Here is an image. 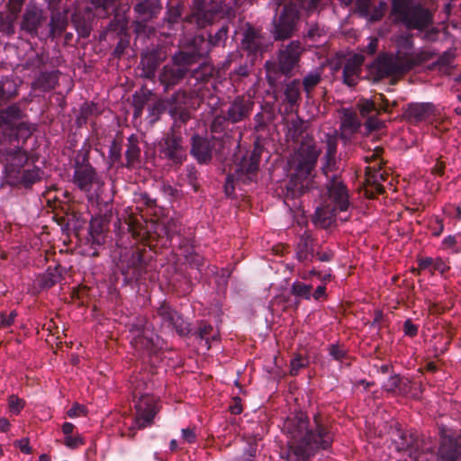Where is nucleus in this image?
Returning <instances> with one entry per match:
<instances>
[{"instance_id": "18", "label": "nucleus", "mask_w": 461, "mask_h": 461, "mask_svg": "<svg viewBox=\"0 0 461 461\" xmlns=\"http://www.w3.org/2000/svg\"><path fill=\"white\" fill-rule=\"evenodd\" d=\"M157 315L161 319L162 325L175 330L179 336L185 337L192 333L190 323L185 321L169 303L163 302L157 309Z\"/></svg>"}, {"instance_id": "39", "label": "nucleus", "mask_w": 461, "mask_h": 461, "mask_svg": "<svg viewBox=\"0 0 461 461\" xmlns=\"http://www.w3.org/2000/svg\"><path fill=\"white\" fill-rule=\"evenodd\" d=\"M337 210L338 208H336V206L333 208L330 206L317 208L312 218V222L319 228L328 229L335 221Z\"/></svg>"}, {"instance_id": "46", "label": "nucleus", "mask_w": 461, "mask_h": 461, "mask_svg": "<svg viewBox=\"0 0 461 461\" xmlns=\"http://www.w3.org/2000/svg\"><path fill=\"white\" fill-rule=\"evenodd\" d=\"M72 23L80 37H89L92 31V22L89 18H86L81 14H75L72 18Z\"/></svg>"}, {"instance_id": "5", "label": "nucleus", "mask_w": 461, "mask_h": 461, "mask_svg": "<svg viewBox=\"0 0 461 461\" xmlns=\"http://www.w3.org/2000/svg\"><path fill=\"white\" fill-rule=\"evenodd\" d=\"M320 154L321 149L313 140L301 142L294 159V173L287 185L288 192L294 197L300 196L310 189Z\"/></svg>"}, {"instance_id": "14", "label": "nucleus", "mask_w": 461, "mask_h": 461, "mask_svg": "<svg viewBox=\"0 0 461 461\" xmlns=\"http://www.w3.org/2000/svg\"><path fill=\"white\" fill-rule=\"evenodd\" d=\"M179 128L172 125L170 131L159 140L158 146L160 158L167 159L175 165L182 164L185 158L183 137Z\"/></svg>"}, {"instance_id": "48", "label": "nucleus", "mask_w": 461, "mask_h": 461, "mask_svg": "<svg viewBox=\"0 0 461 461\" xmlns=\"http://www.w3.org/2000/svg\"><path fill=\"white\" fill-rule=\"evenodd\" d=\"M323 35L324 29L317 23H307L305 30L303 32V39L305 41H317Z\"/></svg>"}, {"instance_id": "9", "label": "nucleus", "mask_w": 461, "mask_h": 461, "mask_svg": "<svg viewBox=\"0 0 461 461\" xmlns=\"http://www.w3.org/2000/svg\"><path fill=\"white\" fill-rule=\"evenodd\" d=\"M259 161V155L252 152L249 158H243L240 163L235 166L234 172L226 176L224 193L227 197L233 195L236 182L249 184L256 180Z\"/></svg>"}, {"instance_id": "45", "label": "nucleus", "mask_w": 461, "mask_h": 461, "mask_svg": "<svg viewBox=\"0 0 461 461\" xmlns=\"http://www.w3.org/2000/svg\"><path fill=\"white\" fill-rule=\"evenodd\" d=\"M181 15L182 13L180 6L176 5L167 8L164 17V22L167 23L168 30L177 31L178 27H182Z\"/></svg>"}, {"instance_id": "47", "label": "nucleus", "mask_w": 461, "mask_h": 461, "mask_svg": "<svg viewBox=\"0 0 461 461\" xmlns=\"http://www.w3.org/2000/svg\"><path fill=\"white\" fill-rule=\"evenodd\" d=\"M122 140L114 139L109 148L108 157L112 165L123 167L124 161L122 157Z\"/></svg>"}, {"instance_id": "19", "label": "nucleus", "mask_w": 461, "mask_h": 461, "mask_svg": "<svg viewBox=\"0 0 461 461\" xmlns=\"http://www.w3.org/2000/svg\"><path fill=\"white\" fill-rule=\"evenodd\" d=\"M210 43L203 35H196L183 44L182 49L176 51L183 55L190 66L197 64L202 59L207 57L211 51Z\"/></svg>"}, {"instance_id": "26", "label": "nucleus", "mask_w": 461, "mask_h": 461, "mask_svg": "<svg viewBox=\"0 0 461 461\" xmlns=\"http://www.w3.org/2000/svg\"><path fill=\"white\" fill-rule=\"evenodd\" d=\"M253 107L254 102L249 97L237 96L225 113L231 123H238L249 117Z\"/></svg>"}, {"instance_id": "36", "label": "nucleus", "mask_w": 461, "mask_h": 461, "mask_svg": "<svg viewBox=\"0 0 461 461\" xmlns=\"http://www.w3.org/2000/svg\"><path fill=\"white\" fill-rule=\"evenodd\" d=\"M411 381L400 375H391L382 385V389L393 395H407L411 391Z\"/></svg>"}, {"instance_id": "32", "label": "nucleus", "mask_w": 461, "mask_h": 461, "mask_svg": "<svg viewBox=\"0 0 461 461\" xmlns=\"http://www.w3.org/2000/svg\"><path fill=\"white\" fill-rule=\"evenodd\" d=\"M162 9L160 0H139L133 7L137 18L142 22H148L156 18Z\"/></svg>"}, {"instance_id": "20", "label": "nucleus", "mask_w": 461, "mask_h": 461, "mask_svg": "<svg viewBox=\"0 0 461 461\" xmlns=\"http://www.w3.org/2000/svg\"><path fill=\"white\" fill-rule=\"evenodd\" d=\"M398 76L393 64L392 54L382 52L367 66V78L374 83L384 78Z\"/></svg>"}, {"instance_id": "64", "label": "nucleus", "mask_w": 461, "mask_h": 461, "mask_svg": "<svg viewBox=\"0 0 461 461\" xmlns=\"http://www.w3.org/2000/svg\"><path fill=\"white\" fill-rule=\"evenodd\" d=\"M457 240L454 235H448L442 240V247L444 249H451L452 253H459L460 249L456 248Z\"/></svg>"}, {"instance_id": "50", "label": "nucleus", "mask_w": 461, "mask_h": 461, "mask_svg": "<svg viewBox=\"0 0 461 461\" xmlns=\"http://www.w3.org/2000/svg\"><path fill=\"white\" fill-rule=\"evenodd\" d=\"M90 150L91 145L87 140H86L82 147L76 153L74 167H86V165H91L89 162Z\"/></svg>"}, {"instance_id": "17", "label": "nucleus", "mask_w": 461, "mask_h": 461, "mask_svg": "<svg viewBox=\"0 0 461 461\" xmlns=\"http://www.w3.org/2000/svg\"><path fill=\"white\" fill-rule=\"evenodd\" d=\"M133 397H139L135 403L136 417L135 425L138 429L149 427L158 411L157 399L149 393H140L137 389L133 392Z\"/></svg>"}, {"instance_id": "12", "label": "nucleus", "mask_w": 461, "mask_h": 461, "mask_svg": "<svg viewBox=\"0 0 461 461\" xmlns=\"http://www.w3.org/2000/svg\"><path fill=\"white\" fill-rule=\"evenodd\" d=\"M222 2L195 0L191 13L185 18V22L195 24L197 28L211 25L215 20L225 15Z\"/></svg>"}, {"instance_id": "44", "label": "nucleus", "mask_w": 461, "mask_h": 461, "mask_svg": "<svg viewBox=\"0 0 461 461\" xmlns=\"http://www.w3.org/2000/svg\"><path fill=\"white\" fill-rule=\"evenodd\" d=\"M284 95L285 101L291 105L294 106L299 104L301 99V82L298 79H294L287 83L284 88Z\"/></svg>"}, {"instance_id": "15", "label": "nucleus", "mask_w": 461, "mask_h": 461, "mask_svg": "<svg viewBox=\"0 0 461 461\" xmlns=\"http://www.w3.org/2000/svg\"><path fill=\"white\" fill-rule=\"evenodd\" d=\"M304 47L299 40H294L282 44L277 51V71L285 77H292L295 68L299 67Z\"/></svg>"}, {"instance_id": "51", "label": "nucleus", "mask_w": 461, "mask_h": 461, "mask_svg": "<svg viewBox=\"0 0 461 461\" xmlns=\"http://www.w3.org/2000/svg\"><path fill=\"white\" fill-rule=\"evenodd\" d=\"M230 121L227 118L226 113L216 115L211 123V131L212 133H220L226 135V131L229 129Z\"/></svg>"}, {"instance_id": "2", "label": "nucleus", "mask_w": 461, "mask_h": 461, "mask_svg": "<svg viewBox=\"0 0 461 461\" xmlns=\"http://www.w3.org/2000/svg\"><path fill=\"white\" fill-rule=\"evenodd\" d=\"M282 429L289 438L288 461H312L319 450H330L334 441L331 426L319 412L313 415L312 421L302 412L288 417Z\"/></svg>"}, {"instance_id": "28", "label": "nucleus", "mask_w": 461, "mask_h": 461, "mask_svg": "<svg viewBox=\"0 0 461 461\" xmlns=\"http://www.w3.org/2000/svg\"><path fill=\"white\" fill-rule=\"evenodd\" d=\"M365 58L361 54H355L347 60L342 70V82L348 86H355L359 80L361 67Z\"/></svg>"}, {"instance_id": "38", "label": "nucleus", "mask_w": 461, "mask_h": 461, "mask_svg": "<svg viewBox=\"0 0 461 461\" xmlns=\"http://www.w3.org/2000/svg\"><path fill=\"white\" fill-rule=\"evenodd\" d=\"M195 339L204 341L206 349H210L212 343L218 341L220 339V333L212 324L206 321H200L196 330L192 333Z\"/></svg>"}, {"instance_id": "62", "label": "nucleus", "mask_w": 461, "mask_h": 461, "mask_svg": "<svg viewBox=\"0 0 461 461\" xmlns=\"http://www.w3.org/2000/svg\"><path fill=\"white\" fill-rule=\"evenodd\" d=\"M107 32H116L117 35L122 36L125 34V24L118 19H113L109 23L106 27Z\"/></svg>"}, {"instance_id": "56", "label": "nucleus", "mask_w": 461, "mask_h": 461, "mask_svg": "<svg viewBox=\"0 0 461 461\" xmlns=\"http://www.w3.org/2000/svg\"><path fill=\"white\" fill-rule=\"evenodd\" d=\"M148 101H149V97L146 94H140V95L135 94L133 95V101H132V104H133V108H134L133 116L135 118L140 117L142 114L143 109H144L145 105L147 104Z\"/></svg>"}, {"instance_id": "4", "label": "nucleus", "mask_w": 461, "mask_h": 461, "mask_svg": "<svg viewBox=\"0 0 461 461\" xmlns=\"http://www.w3.org/2000/svg\"><path fill=\"white\" fill-rule=\"evenodd\" d=\"M393 442L398 452H407L416 461H461V438L445 436L438 454H431L432 460L426 457L420 448L421 443L412 433L398 429Z\"/></svg>"}, {"instance_id": "11", "label": "nucleus", "mask_w": 461, "mask_h": 461, "mask_svg": "<svg viewBox=\"0 0 461 461\" xmlns=\"http://www.w3.org/2000/svg\"><path fill=\"white\" fill-rule=\"evenodd\" d=\"M183 55L176 52L171 56L170 61L163 66L158 74V82L165 92L172 90L188 77L190 65Z\"/></svg>"}, {"instance_id": "31", "label": "nucleus", "mask_w": 461, "mask_h": 461, "mask_svg": "<svg viewBox=\"0 0 461 461\" xmlns=\"http://www.w3.org/2000/svg\"><path fill=\"white\" fill-rule=\"evenodd\" d=\"M242 47L252 55H257L258 53L262 52L264 42L260 31L252 25L248 24L243 32Z\"/></svg>"}, {"instance_id": "16", "label": "nucleus", "mask_w": 461, "mask_h": 461, "mask_svg": "<svg viewBox=\"0 0 461 461\" xmlns=\"http://www.w3.org/2000/svg\"><path fill=\"white\" fill-rule=\"evenodd\" d=\"M190 143V154L202 165H207L212 161L217 144L219 145V151L223 149V139L217 137L208 138L207 136L194 134L191 137Z\"/></svg>"}, {"instance_id": "3", "label": "nucleus", "mask_w": 461, "mask_h": 461, "mask_svg": "<svg viewBox=\"0 0 461 461\" xmlns=\"http://www.w3.org/2000/svg\"><path fill=\"white\" fill-rule=\"evenodd\" d=\"M276 7L269 32L275 41L293 38L299 31L300 10L313 12L321 0H274Z\"/></svg>"}, {"instance_id": "7", "label": "nucleus", "mask_w": 461, "mask_h": 461, "mask_svg": "<svg viewBox=\"0 0 461 461\" xmlns=\"http://www.w3.org/2000/svg\"><path fill=\"white\" fill-rule=\"evenodd\" d=\"M118 267L125 284L129 285L145 281L153 268V264L151 258L146 256L145 249L131 248L121 255Z\"/></svg>"}, {"instance_id": "41", "label": "nucleus", "mask_w": 461, "mask_h": 461, "mask_svg": "<svg viewBox=\"0 0 461 461\" xmlns=\"http://www.w3.org/2000/svg\"><path fill=\"white\" fill-rule=\"evenodd\" d=\"M61 266L49 267L46 271L38 278L41 288L50 289L61 280Z\"/></svg>"}, {"instance_id": "37", "label": "nucleus", "mask_w": 461, "mask_h": 461, "mask_svg": "<svg viewBox=\"0 0 461 461\" xmlns=\"http://www.w3.org/2000/svg\"><path fill=\"white\" fill-rule=\"evenodd\" d=\"M60 72L59 70L42 71L32 83V87L41 92H49L59 85Z\"/></svg>"}, {"instance_id": "49", "label": "nucleus", "mask_w": 461, "mask_h": 461, "mask_svg": "<svg viewBox=\"0 0 461 461\" xmlns=\"http://www.w3.org/2000/svg\"><path fill=\"white\" fill-rule=\"evenodd\" d=\"M229 26L222 25L214 34L210 33L207 41L210 43L211 50L213 47H223L228 38Z\"/></svg>"}, {"instance_id": "33", "label": "nucleus", "mask_w": 461, "mask_h": 461, "mask_svg": "<svg viewBox=\"0 0 461 461\" xmlns=\"http://www.w3.org/2000/svg\"><path fill=\"white\" fill-rule=\"evenodd\" d=\"M392 59L398 76L408 73L421 62V59L413 53L401 50L394 55L392 54Z\"/></svg>"}, {"instance_id": "1", "label": "nucleus", "mask_w": 461, "mask_h": 461, "mask_svg": "<svg viewBox=\"0 0 461 461\" xmlns=\"http://www.w3.org/2000/svg\"><path fill=\"white\" fill-rule=\"evenodd\" d=\"M24 117L20 103L0 109V163L10 185L31 190L43 179L44 171L36 165H29L30 155L24 145L34 129Z\"/></svg>"}, {"instance_id": "22", "label": "nucleus", "mask_w": 461, "mask_h": 461, "mask_svg": "<svg viewBox=\"0 0 461 461\" xmlns=\"http://www.w3.org/2000/svg\"><path fill=\"white\" fill-rule=\"evenodd\" d=\"M327 188L330 198L339 212H347L350 206L347 186L339 176L334 174L328 179Z\"/></svg>"}, {"instance_id": "60", "label": "nucleus", "mask_w": 461, "mask_h": 461, "mask_svg": "<svg viewBox=\"0 0 461 461\" xmlns=\"http://www.w3.org/2000/svg\"><path fill=\"white\" fill-rule=\"evenodd\" d=\"M8 405L10 411L15 415H18L25 406L24 400L18 396L12 394L8 399Z\"/></svg>"}, {"instance_id": "35", "label": "nucleus", "mask_w": 461, "mask_h": 461, "mask_svg": "<svg viewBox=\"0 0 461 461\" xmlns=\"http://www.w3.org/2000/svg\"><path fill=\"white\" fill-rule=\"evenodd\" d=\"M337 148V140L330 137L326 142V152L323 157V163L321 166V171L328 179L330 178L329 173L339 170L338 160L336 158Z\"/></svg>"}, {"instance_id": "34", "label": "nucleus", "mask_w": 461, "mask_h": 461, "mask_svg": "<svg viewBox=\"0 0 461 461\" xmlns=\"http://www.w3.org/2000/svg\"><path fill=\"white\" fill-rule=\"evenodd\" d=\"M126 147L123 167L132 169L139 167L141 163V149L138 136L131 134L127 139Z\"/></svg>"}, {"instance_id": "55", "label": "nucleus", "mask_w": 461, "mask_h": 461, "mask_svg": "<svg viewBox=\"0 0 461 461\" xmlns=\"http://www.w3.org/2000/svg\"><path fill=\"white\" fill-rule=\"evenodd\" d=\"M199 172L194 166H187L185 168V181L193 188L194 192L199 190L197 182Z\"/></svg>"}, {"instance_id": "54", "label": "nucleus", "mask_w": 461, "mask_h": 461, "mask_svg": "<svg viewBox=\"0 0 461 461\" xmlns=\"http://www.w3.org/2000/svg\"><path fill=\"white\" fill-rule=\"evenodd\" d=\"M366 118L365 127L368 133L373 131H380L384 127V122L377 118L378 115H375V113H369V115H361Z\"/></svg>"}, {"instance_id": "21", "label": "nucleus", "mask_w": 461, "mask_h": 461, "mask_svg": "<svg viewBox=\"0 0 461 461\" xmlns=\"http://www.w3.org/2000/svg\"><path fill=\"white\" fill-rule=\"evenodd\" d=\"M50 10V21L47 22L46 27L42 30L43 40H55L60 37L68 26V15L67 10H59V8H52Z\"/></svg>"}, {"instance_id": "10", "label": "nucleus", "mask_w": 461, "mask_h": 461, "mask_svg": "<svg viewBox=\"0 0 461 461\" xmlns=\"http://www.w3.org/2000/svg\"><path fill=\"white\" fill-rule=\"evenodd\" d=\"M130 331L133 334L131 343L137 350L143 351L150 357L158 354L162 350L164 340L147 327V321L144 318L132 323Z\"/></svg>"}, {"instance_id": "29", "label": "nucleus", "mask_w": 461, "mask_h": 461, "mask_svg": "<svg viewBox=\"0 0 461 461\" xmlns=\"http://www.w3.org/2000/svg\"><path fill=\"white\" fill-rule=\"evenodd\" d=\"M21 81L14 76L0 77V107L12 103L19 95Z\"/></svg>"}, {"instance_id": "42", "label": "nucleus", "mask_w": 461, "mask_h": 461, "mask_svg": "<svg viewBox=\"0 0 461 461\" xmlns=\"http://www.w3.org/2000/svg\"><path fill=\"white\" fill-rule=\"evenodd\" d=\"M214 68L208 62H202L196 68L190 66L188 77L194 79L197 83H205L213 76Z\"/></svg>"}, {"instance_id": "40", "label": "nucleus", "mask_w": 461, "mask_h": 461, "mask_svg": "<svg viewBox=\"0 0 461 461\" xmlns=\"http://www.w3.org/2000/svg\"><path fill=\"white\" fill-rule=\"evenodd\" d=\"M89 241L93 246H101L105 241L104 225L101 217H92L89 223Z\"/></svg>"}, {"instance_id": "52", "label": "nucleus", "mask_w": 461, "mask_h": 461, "mask_svg": "<svg viewBox=\"0 0 461 461\" xmlns=\"http://www.w3.org/2000/svg\"><path fill=\"white\" fill-rule=\"evenodd\" d=\"M312 285H306L299 281L294 282L291 286V294L293 295L305 300L312 298Z\"/></svg>"}, {"instance_id": "61", "label": "nucleus", "mask_w": 461, "mask_h": 461, "mask_svg": "<svg viewBox=\"0 0 461 461\" xmlns=\"http://www.w3.org/2000/svg\"><path fill=\"white\" fill-rule=\"evenodd\" d=\"M288 131L292 139H298L303 132V123L301 120H292L288 122Z\"/></svg>"}, {"instance_id": "6", "label": "nucleus", "mask_w": 461, "mask_h": 461, "mask_svg": "<svg viewBox=\"0 0 461 461\" xmlns=\"http://www.w3.org/2000/svg\"><path fill=\"white\" fill-rule=\"evenodd\" d=\"M390 16L395 25L423 32L434 23V14L420 0H392Z\"/></svg>"}, {"instance_id": "25", "label": "nucleus", "mask_w": 461, "mask_h": 461, "mask_svg": "<svg viewBox=\"0 0 461 461\" xmlns=\"http://www.w3.org/2000/svg\"><path fill=\"white\" fill-rule=\"evenodd\" d=\"M166 52L158 49H153L150 51L141 54V76L147 79L154 80L158 68L166 59Z\"/></svg>"}, {"instance_id": "59", "label": "nucleus", "mask_w": 461, "mask_h": 461, "mask_svg": "<svg viewBox=\"0 0 461 461\" xmlns=\"http://www.w3.org/2000/svg\"><path fill=\"white\" fill-rule=\"evenodd\" d=\"M308 360L301 356H297L291 360L290 363V375L296 376L300 370L306 367Z\"/></svg>"}, {"instance_id": "57", "label": "nucleus", "mask_w": 461, "mask_h": 461, "mask_svg": "<svg viewBox=\"0 0 461 461\" xmlns=\"http://www.w3.org/2000/svg\"><path fill=\"white\" fill-rule=\"evenodd\" d=\"M329 355L336 361L342 362L348 357V352L344 347L339 344H330L328 348Z\"/></svg>"}, {"instance_id": "53", "label": "nucleus", "mask_w": 461, "mask_h": 461, "mask_svg": "<svg viewBox=\"0 0 461 461\" xmlns=\"http://www.w3.org/2000/svg\"><path fill=\"white\" fill-rule=\"evenodd\" d=\"M321 77L319 72H311L307 74L301 83V86H303V90L307 95L314 89V87L321 82Z\"/></svg>"}, {"instance_id": "58", "label": "nucleus", "mask_w": 461, "mask_h": 461, "mask_svg": "<svg viewBox=\"0 0 461 461\" xmlns=\"http://www.w3.org/2000/svg\"><path fill=\"white\" fill-rule=\"evenodd\" d=\"M455 54L452 50L444 51L438 59L433 63L434 67L438 68H446L449 67L454 61Z\"/></svg>"}, {"instance_id": "13", "label": "nucleus", "mask_w": 461, "mask_h": 461, "mask_svg": "<svg viewBox=\"0 0 461 461\" xmlns=\"http://www.w3.org/2000/svg\"><path fill=\"white\" fill-rule=\"evenodd\" d=\"M48 14L33 2L26 5L20 22V30L32 38L43 40L42 30L48 22Z\"/></svg>"}, {"instance_id": "27", "label": "nucleus", "mask_w": 461, "mask_h": 461, "mask_svg": "<svg viewBox=\"0 0 461 461\" xmlns=\"http://www.w3.org/2000/svg\"><path fill=\"white\" fill-rule=\"evenodd\" d=\"M434 112L435 106L432 103H411L405 108L403 116L406 121L418 124L429 119Z\"/></svg>"}, {"instance_id": "43", "label": "nucleus", "mask_w": 461, "mask_h": 461, "mask_svg": "<svg viewBox=\"0 0 461 461\" xmlns=\"http://www.w3.org/2000/svg\"><path fill=\"white\" fill-rule=\"evenodd\" d=\"M361 126L358 119L353 114H347L341 122V133L339 138L342 140H348L349 137L357 132Z\"/></svg>"}, {"instance_id": "8", "label": "nucleus", "mask_w": 461, "mask_h": 461, "mask_svg": "<svg viewBox=\"0 0 461 461\" xmlns=\"http://www.w3.org/2000/svg\"><path fill=\"white\" fill-rule=\"evenodd\" d=\"M185 92L177 91L167 100L155 102L149 106V114L152 118L151 121L158 120L159 116L167 112L173 119L175 127H181L186 123L191 118L189 111L185 106Z\"/></svg>"}, {"instance_id": "30", "label": "nucleus", "mask_w": 461, "mask_h": 461, "mask_svg": "<svg viewBox=\"0 0 461 461\" xmlns=\"http://www.w3.org/2000/svg\"><path fill=\"white\" fill-rule=\"evenodd\" d=\"M97 179V173L92 165L75 167L73 181L81 191L89 192Z\"/></svg>"}, {"instance_id": "24", "label": "nucleus", "mask_w": 461, "mask_h": 461, "mask_svg": "<svg viewBox=\"0 0 461 461\" xmlns=\"http://www.w3.org/2000/svg\"><path fill=\"white\" fill-rule=\"evenodd\" d=\"M315 243L316 240L312 232L308 230H304L295 244V258L304 265L312 262L315 258Z\"/></svg>"}, {"instance_id": "63", "label": "nucleus", "mask_w": 461, "mask_h": 461, "mask_svg": "<svg viewBox=\"0 0 461 461\" xmlns=\"http://www.w3.org/2000/svg\"><path fill=\"white\" fill-rule=\"evenodd\" d=\"M128 45H129V40L127 39L126 34H124L123 36L122 35L120 36V40L117 42V44L113 51V55L115 58H121L123 55Z\"/></svg>"}, {"instance_id": "23", "label": "nucleus", "mask_w": 461, "mask_h": 461, "mask_svg": "<svg viewBox=\"0 0 461 461\" xmlns=\"http://www.w3.org/2000/svg\"><path fill=\"white\" fill-rule=\"evenodd\" d=\"M397 104L396 101L390 103L384 95L377 94L373 99L359 100L357 106L360 115H369L372 113H375V115H379L382 112L392 113L393 108Z\"/></svg>"}]
</instances>
